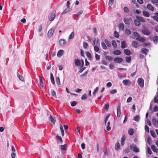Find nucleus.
I'll list each match as a JSON object with an SVG mask.
<instances>
[{"label":"nucleus","instance_id":"nucleus-45","mask_svg":"<svg viewBox=\"0 0 158 158\" xmlns=\"http://www.w3.org/2000/svg\"><path fill=\"white\" fill-rule=\"evenodd\" d=\"M98 90V87H97L94 90V92H93V94L94 96H95Z\"/></svg>","mask_w":158,"mask_h":158},{"label":"nucleus","instance_id":"nucleus-40","mask_svg":"<svg viewBox=\"0 0 158 158\" xmlns=\"http://www.w3.org/2000/svg\"><path fill=\"white\" fill-rule=\"evenodd\" d=\"M132 46L135 48H137V45H138V43L136 41H133L132 43Z\"/></svg>","mask_w":158,"mask_h":158},{"label":"nucleus","instance_id":"nucleus-61","mask_svg":"<svg viewBox=\"0 0 158 158\" xmlns=\"http://www.w3.org/2000/svg\"><path fill=\"white\" fill-rule=\"evenodd\" d=\"M51 94L54 97H55L56 96V92L53 89L51 90Z\"/></svg>","mask_w":158,"mask_h":158},{"label":"nucleus","instance_id":"nucleus-33","mask_svg":"<svg viewBox=\"0 0 158 158\" xmlns=\"http://www.w3.org/2000/svg\"><path fill=\"white\" fill-rule=\"evenodd\" d=\"M74 33L73 32H72L71 33V34L69 36V37L68 39L69 40L73 39L74 36Z\"/></svg>","mask_w":158,"mask_h":158},{"label":"nucleus","instance_id":"nucleus-27","mask_svg":"<svg viewBox=\"0 0 158 158\" xmlns=\"http://www.w3.org/2000/svg\"><path fill=\"white\" fill-rule=\"evenodd\" d=\"M152 123L155 126H158V120H156V119H152Z\"/></svg>","mask_w":158,"mask_h":158},{"label":"nucleus","instance_id":"nucleus-39","mask_svg":"<svg viewBox=\"0 0 158 158\" xmlns=\"http://www.w3.org/2000/svg\"><path fill=\"white\" fill-rule=\"evenodd\" d=\"M105 58L107 60L109 61H112L113 59V58L112 57L108 56H106Z\"/></svg>","mask_w":158,"mask_h":158},{"label":"nucleus","instance_id":"nucleus-3","mask_svg":"<svg viewBox=\"0 0 158 158\" xmlns=\"http://www.w3.org/2000/svg\"><path fill=\"white\" fill-rule=\"evenodd\" d=\"M130 148L135 152H138L139 151V148L134 144L131 145Z\"/></svg>","mask_w":158,"mask_h":158},{"label":"nucleus","instance_id":"nucleus-35","mask_svg":"<svg viewBox=\"0 0 158 158\" xmlns=\"http://www.w3.org/2000/svg\"><path fill=\"white\" fill-rule=\"evenodd\" d=\"M128 133L130 135H133L134 134V131L133 129L131 128L128 131Z\"/></svg>","mask_w":158,"mask_h":158},{"label":"nucleus","instance_id":"nucleus-8","mask_svg":"<svg viewBox=\"0 0 158 158\" xmlns=\"http://www.w3.org/2000/svg\"><path fill=\"white\" fill-rule=\"evenodd\" d=\"M123 83L125 85H129L131 84V81L128 79H125L122 81Z\"/></svg>","mask_w":158,"mask_h":158},{"label":"nucleus","instance_id":"nucleus-6","mask_svg":"<svg viewBox=\"0 0 158 158\" xmlns=\"http://www.w3.org/2000/svg\"><path fill=\"white\" fill-rule=\"evenodd\" d=\"M138 85L141 88L144 86V81L143 78H140L138 79Z\"/></svg>","mask_w":158,"mask_h":158},{"label":"nucleus","instance_id":"nucleus-21","mask_svg":"<svg viewBox=\"0 0 158 158\" xmlns=\"http://www.w3.org/2000/svg\"><path fill=\"white\" fill-rule=\"evenodd\" d=\"M120 147V144L118 142L115 144V149L116 151H118L119 150Z\"/></svg>","mask_w":158,"mask_h":158},{"label":"nucleus","instance_id":"nucleus-17","mask_svg":"<svg viewBox=\"0 0 158 158\" xmlns=\"http://www.w3.org/2000/svg\"><path fill=\"white\" fill-rule=\"evenodd\" d=\"M143 16L145 17H148L150 16V14L149 13L146 11H143Z\"/></svg>","mask_w":158,"mask_h":158},{"label":"nucleus","instance_id":"nucleus-26","mask_svg":"<svg viewBox=\"0 0 158 158\" xmlns=\"http://www.w3.org/2000/svg\"><path fill=\"white\" fill-rule=\"evenodd\" d=\"M124 53L127 55H130L131 53V51L127 49L124 50Z\"/></svg>","mask_w":158,"mask_h":158},{"label":"nucleus","instance_id":"nucleus-1","mask_svg":"<svg viewBox=\"0 0 158 158\" xmlns=\"http://www.w3.org/2000/svg\"><path fill=\"white\" fill-rule=\"evenodd\" d=\"M133 35L135 37H136V40H137L142 42H143L145 41V39L143 37L140 36L139 33L137 32H134Z\"/></svg>","mask_w":158,"mask_h":158},{"label":"nucleus","instance_id":"nucleus-34","mask_svg":"<svg viewBox=\"0 0 158 158\" xmlns=\"http://www.w3.org/2000/svg\"><path fill=\"white\" fill-rule=\"evenodd\" d=\"M126 46V43L125 41H122L121 43V48H125Z\"/></svg>","mask_w":158,"mask_h":158},{"label":"nucleus","instance_id":"nucleus-42","mask_svg":"<svg viewBox=\"0 0 158 158\" xmlns=\"http://www.w3.org/2000/svg\"><path fill=\"white\" fill-rule=\"evenodd\" d=\"M125 33L128 35H130L131 33V31L129 29H127L125 31Z\"/></svg>","mask_w":158,"mask_h":158},{"label":"nucleus","instance_id":"nucleus-29","mask_svg":"<svg viewBox=\"0 0 158 158\" xmlns=\"http://www.w3.org/2000/svg\"><path fill=\"white\" fill-rule=\"evenodd\" d=\"M109 107V103L108 102H106L104 105V109L106 111H107L108 110Z\"/></svg>","mask_w":158,"mask_h":158},{"label":"nucleus","instance_id":"nucleus-25","mask_svg":"<svg viewBox=\"0 0 158 158\" xmlns=\"http://www.w3.org/2000/svg\"><path fill=\"white\" fill-rule=\"evenodd\" d=\"M134 23L137 26H139L140 25V23L138 19H135L134 20Z\"/></svg>","mask_w":158,"mask_h":158},{"label":"nucleus","instance_id":"nucleus-15","mask_svg":"<svg viewBox=\"0 0 158 158\" xmlns=\"http://www.w3.org/2000/svg\"><path fill=\"white\" fill-rule=\"evenodd\" d=\"M140 52L141 53L146 55L148 52V50L146 48H143L141 49Z\"/></svg>","mask_w":158,"mask_h":158},{"label":"nucleus","instance_id":"nucleus-9","mask_svg":"<svg viewBox=\"0 0 158 158\" xmlns=\"http://www.w3.org/2000/svg\"><path fill=\"white\" fill-rule=\"evenodd\" d=\"M123 61V59L122 58L116 57L114 58V61L118 63H120Z\"/></svg>","mask_w":158,"mask_h":158},{"label":"nucleus","instance_id":"nucleus-7","mask_svg":"<svg viewBox=\"0 0 158 158\" xmlns=\"http://www.w3.org/2000/svg\"><path fill=\"white\" fill-rule=\"evenodd\" d=\"M120 103H119L118 105L117 108V116L118 117H119L121 114L120 112Z\"/></svg>","mask_w":158,"mask_h":158},{"label":"nucleus","instance_id":"nucleus-63","mask_svg":"<svg viewBox=\"0 0 158 158\" xmlns=\"http://www.w3.org/2000/svg\"><path fill=\"white\" fill-rule=\"evenodd\" d=\"M146 122H147V124H148V126H151V123L149 119H147V120H146Z\"/></svg>","mask_w":158,"mask_h":158},{"label":"nucleus","instance_id":"nucleus-10","mask_svg":"<svg viewBox=\"0 0 158 158\" xmlns=\"http://www.w3.org/2000/svg\"><path fill=\"white\" fill-rule=\"evenodd\" d=\"M54 30L53 29H51L48 31V37H51L53 35Z\"/></svg>","mask_w":158,"mask_h":158},{"label":"nucleus","instance_id":"nucleus-30","mask_svg":"<svg viewBox=\"0 0 158 158\" xmlns=\"http://www.w3.org/2000/svg\"><path fill=\"white\" fill-rule=\"evenodd\" d=\"M119 27L120 30L123 31L124 28V25L123 23H120L119 24Z\"/></svg>","mask_w":158,"mask_h":158},{"label":"nucleus","instance_id":"nucleus-11","mask_svg":"<svg viewBox=\"0 0 158 158\" xmlns=\"http://www.w3.org/2000/svg\"><path fill=\"white\" fill-rule=\"evenodd\" d=\"M136 18L140 22H141L143 23H144L146 22L145 20L142 17L139 16H136Z\"/></svg>","mask_w":158,"mask_h":158},{"label":"nucleus","instance_id":"nucleus-5","mask_svg":"<svg viewBox=\"0 0 158 158\" xmlns=\"http://www.w3.org/2000/svg\"><path fill=\"white\" fill-rule=\"evenodd\" d=\"M104 123L106 125V129L108 131H109L111 129V127L110 126V122L109 121H108V119H105Z\"/></svg>","mask_w":158,"mask_h":158},{"label":"nucleus","instance_id":"nucleus-56","mask_svg":"<svg viewBox=\"0 0 158 158\" xmlns=\"http://www.w3.org/2000/svg\"><path fill=\"white\" fill-rule=\"evenodd\" d=\"M124 11L125 13H128L129 11V10L127 7L125 6L124 8Z\"/></svg>","mask_w":158,"mask_h":158},{"label":"nucleus","instance_id":"nucleus-36","mask_svg":"<svg viewBox=\"0 0 158 158\" xmlns=\"http://www.w3.org/2000/svg\"><path fill=\"white\" fill-rule=\"evenodd\" d=\"M112 45L113 47L115 48L117 47V45L116 42L115 40H112Z\"/></svg>","mask_w":158,"mask_h":158},{"label":"nucleus","instance_id":"nucleus-22","mask_svg":"<svg viewBox=\"0 0 158 158\" xmlns=\"http://www.w3.org/2000/svg\"><path fill=\"white\" fill-rule=\"evenodd\" d=\"M126 139V137L125 135H123L121 138V144L123 146L124 144V142Z\"/></svg>","mask_w":158,"mask_h":158},{"label":"nucleus","instance_id":"nucleus-23","mask_svg":"<svg viewBox=\"0 0 158 158\" xmlns=\"http://www.w3.org/2000/svg\"><path fill=\"white\" fill-rule=\"evenodd\" d=\"M113 53L114 54L116 55H120L121 53V51L118 50H117L114 51Z\"/></svg>","mask_w":158,"mask_h":158},{"label":"nucleus","instance_id":"nucleus-44","mask_svg":"<svg viewBox=\"0 0 158 158\" xmlns=\"http://www.w3.org/2000/svg\"><path fill=\"white\" fill-rule=\"evenodd\" d=\"M101 45L102 48L104 49H107V47L105 44L103 42H102L101 43Z\"/></svg>","mask_w":158,"mask_h":158},{"label":"nucleus","instance_id":"nucleus-50","mask_svg":"<svg viewBox=\"0 0 158 158\" xmlns=\"http://www.w3.org/2000/svg\"><path fill=\"white\" fill-rule=\"evenodd\" d=\"M151 135L154 138H155L156 137V133L152 131H150Z\"/></svg>","mask_w":158,"mask_h":158},{"label":"nucleus","instance_id":"nucleus-60","mask_svg":"<svg viewBox=\"0 0 158 158\" xmlns=\"http://www.w3.org/2000/svg\"><path fill=\"white\" fill-rule=\"evenodd\" d=\"M147 152L148 153L149 155L151 154L152 153V151H151L150 148L149 147H148L147 148Z\"/></svg>","mask_w":158,"mask_h":158},{"label":"nucleus","instance_id":"nucleus-2","mask_svg":"<svg viewBox=\"0 0 158 158\" xmlns=\"http://www.w3.org/2000/svg\"><path fill=\"white\" fill-rule=\"evenodd\" d=\"M142 32L144 35L148 36L150 34V32L148 28L145 26H143Z\"/></svg>","mask_w":158,"mask_h":158},{"label":"nucleus","instance_id":"nucleus-4","mask_svg":"<svg viewBox=\"0 0 158 158\" xmlns=\"http://www.w3.org/2000/svg\"><path fill=\"white\" fill-rule=\"evenodd\" d=\"M56 15V12L55 10L53 11L52 13L49 17V19L50 21H52L55 19Z\"/></svg>","mask_w":158,"mask_h":158},{"label":"nucleus","instance_id":"nucleus-46","mask_svg":"<svg viewBox=\"0 0 158 158\" xmlns=\"http://www.w3.org/2000/svg\"><path fill=\"white\" fill-rule=\"evenodd\" d=\"M87 95L86 94H84L81 97V98L82 100H84L87 98Z\"/></svg>","mask_w":158,"mask_h":158},{"label":"nucleus","instance_id":"nucleus-58","mask_svg":"<svg viewBox=\"0 0 158 158\" xmlns=\"http://www.w3.org/2000/svg\"><path fill=\"white\" fill-rule=\"evenodd\" d=\"M95 57L96 59L97 60H99L100 59V56L97 54H96L95 56Z\"/></svg>","mask_w":158,"mask_h":158},{"label":"nucleus","instance_id":"nucleus-43","mask_svg":"<svg viewBox=\"0 0 158 158\" xmlns=\"http://www.w3.org/2000/svg\"><path fill=\"white\" fill-rule=\"evenodd\" d=\"M61 149L62 150H66L67 149L66 145H61Z\"/></svg>","mask_w":158,"mask_h":158},{"label":"nucleus","instance_id":"nucleus-16","mask_svg":"<svg viewBox=\"0 0 158 158\" xmlns=\"http://www.w3.org/2000/svg\"><path fill=\"white\" fill-rule=\"evenodd\" d=\"M151 148L152 150L155 152H158V149L154 145H152L151 146Z\"/></svg>","mask_w":158,"mask_h":158},{"label":"nucleus","instance_id":"nucleus-51","mask_svg":"<svg viewBox=\"0 0 158 158\" xmlns=\"http://www.w3.org/2000/svg\"><path fill=\"white\" fill-rule=\"evenodd\" d=\"M114 3V0H109L108 2V5L109 6H111Z\"/></svg>","mask_w":158,"mask_h":158},{"label":"nucleus","instance_id":"nucleus-41","mask_svg":"<svg viewBox=\"0 0 158 158\" xmlns=\"http://www.w3.org/2000/svg\"><path fill=\"white\" fill-rule=\"evenodd\" d=\"M40 84V85L42 87H44V83L40 77H39Z\"/></svg>","mask_w":158,"mask_h":158},{"label":"nucleus","instance_id":"nucleus-38","mask_svg":"<svg viewBox=\"0 0 158 158\" xmlns=\"http://www.w3.org/2000/svg\"><path fill=\"white\" fill-rule=\"evenodd\" d=\"M131 60V56H127L126 58V61L127 63H130Z\"/></svg>","mask_w":158,"mask_h":158},{"label":"nucleus","instance_id":"nucleus-32","mask_svg":"<svg viewBox=\"0 0 158 158\" xmlns=\"http://www.w3.org/2000/svg\"><path fill=\"white\" fill-rule=\"evenodd\" d=\"M105 42L108 47H110L111 46L110 43L109 42L107 39H105Z\"/></svg>","mask_w":158,"mask_h":158},{"label":"nucleus","instance_id":"nucleus-55","mask_svg":"<svg viewBox=\"0 0 158 158\" xmlns=\"http://www.w3.org/2000/svg\"><path fill=\"white\" fill-rule=\"evenodd\" d=\"M50 123L52 125H54L56 122L55 119H50Z\"/></svg>","mask_w":158,"mask_h":158},{"label":"nucleus","instance_id":"nucleus-62","mask_svg":"<svg viewBox=\"0 0 158 158\" xmlns=\"http://www.w3.org/2000/svg\"><path fill=\"white\" fill-rule=\"evenodd\" d=\"M117 92V90L116 89L111 90L110 91V93L111 94H115Z\"/></svg>","mask_w":158,"mask_h":158},{"label":"nucleus","instance_id":"nucleus-19","mask_svg":"<svg viewBox=\"0 0 158 158\" xmlns=\"http://www.w3.org/2000/svg\"><path fill=\"white\" fill-rule=\"evenodd\" d=\"M86 55L87 57L89 58V59L90 60H92V56L90 52H86Z\"/></svg>","mask_w":158,"mask_h":158},{"label":"nucleus","instance_id":"nucleus-28","mask_svg":"<svg viewBox=\"0 0 158 158\" xmlns=\"http://www.w3.org/2000/svg\"><path fill=\"white\" fill-rule=\"evenodd\" d=\"M153 41L154 43L156 44L158 41V36H155L153 38Z\"/></svg>","mask_w":158,"mask_h":158},{"label":"nucleus","instance_id":"nucleus-52","mask_svg":"<svg viewBox=\"0 0 158 158\" xmlns=\"http://www.w3.org/2000/svg\"><path fill=\"white\" fill-rule=\"evenodd\" d=\"M94 50L96 52H98L99 51V48L97 46H95L94 47Z\"/></svg>","mask_w":158,"mask_h":158},{"label":"nucleus","instance_id":"nucleus-54","mask_svg":"<svg viewBox=\"0 0 158 158\" xmlns=\"http://www.w3.org/2000/svg\"><path fill=\"white\" fill-rule=\"evenodd\" d=\"M60 130H61V135L63 136L64 135V132L62 126H60Z\"/></svg>","mask_w":158,"mask_h":158},{"label":"nucleus","instance_id":"nucleus-13","mask_svg":"<svg viewBox=\"0 0 158 158\" xmlns=\"http://www.w3.org/2000/svg\"><path fill=\"white\" fill-rule=\"evenodd\" d=\"M64 51L63 50H59L57 53V56L59 57H61L62 55L64 53Z\"/></svg>","mask_w":158,"mask_h":158},{"label":"nucleus","instance_id":"nucleus-53","mask_svg":"<svg viewBox=\"0 0 158 158\" xmlns=\"http://www.w3.org/2000/svg\"><path fill=\"white\" fill-rule=\"evenodd\" d=\"M56 82L59 85H60V80L59 77H56Z\"/></svg>","mask_w":158,"mask_h":158},{"label":"nucleus","instance_id":"nucleus-31","mask_svg":"<svg viewBox=\"0 0 158 158\" xmlns=\"http://www.w3.org/2000/svg\"><path fill=\"white\" fill-rule=\"evenodd\" d=\"M123 21L126 24L128 25H129L130 24V23H129V19H128L125 18Z\"/></svg>","mask_w":158,"mask_h":158},{"label":"nucleus","instance_id":"nucleus-37","mask_svg":"<svg viewBox=\"0 0 158 158\" xmlns=\"http://www.w3.org/2000/svg\"><path fill=\"white\" fill-rule=\"evenodd\" d=\"M56 139L59 140V141L61 143L62 142V139L61 136L58 135H57L56 136Z\"/></svg>","mask_w":158,"mask_h":158},{"label":"nucleus","instance_id":"nucleus-59","mask_svg":"<svg viewBox=\"0 0 158 158\" xmlns=\"http://www.w3.org/2000/svg\"><path fill=\"white\" fill-rule=\"evenodd\" d=\"M88 46V44L86 42H84L83 43V48L85 49Z\"/></svg>","mask_w":158,"mask_h":158},{"label":"nucleus","instance_id":"nucleus-24","mask_svg":"<svg viewBox=\"0 0 158 158\" xmlns=\"http://www.w3.org/2000/svg\"><path fill=\"white\" fill-rule=\"evenodd\" d=\"M50 77L51 82L54 85L55 83L54 79L53 76V75L52 73H51L50 74Z\"/></svg>","mask_w":158,"mask_h":158},{"label":"nucleus","instance_id":"nucleus-49","mask_svg":"<svg viewBox=\"0 0 158 158\" xmlns=\"http://www.w3.org/2000/svg\"><path fill=\"white\" fill-rule=\"evenodd\" d=\"M152 18L155 21H156L158 22V17L156 16H153L152 17Z\"/></svg>","mask_w":158,"mask_h":158},{"label":"nucleus","instance_id":"nucleus-18","mask_svg":"<svg viewBox=\"0 0 158 158\" xmlns=\"http://www.w3.org/2000/svg\"><path fill=\"white\" fill-rule=\"evenodd\" d=\"M17 75L19 80L23 81H24V78L23 76L21 75H20L18 72L17 73Z\"/></svg>","mask_w":158,"mask_h":158},{"label":"nucleus","instance_id":"nucleus-14","mask_svg":"<svg viewBox=\"0 0 158 158\" xmlns=\"http://www.w3.org/2000/svg\"><path fill=\"white\" fill-rule=\"evenodd\" d=\"M74 63L77 66H80L81 65V61L80 60L78 59H75L74 60Z\"/></svg>","mask_w":158,"mask_h":158},{"label":"nucleus","instance_id":"nucleus-20","mask_svg":"<svg viewBox=\"0 0 158 158\" xmlns=\"http://www.w3.org/2000/svg\"><path fill=\"white\" fill-rule=\"evenodd\" d=\"M59 43L61 46H64L65 45L66 42L64 40L60 39L59 41Z\"/></svg>","mask_w":158,"mask_h":158},{"label":"nucleus","instance_id":"nucleus-64","mask_svg":"<svg viewBox=\"0 0 158 158\" xmlns=\"http://www.w3.org/2000/svg\"><path fill=\"white\" fill-rule=\"evenodd\" d=\"M145 130L146 131L148 132H149V128L147 125L145 126Z\"/></svg>","mask_w":158,"mask_h":158},{"label":"nucleus","instance_id":"nucleus-47","mask_svg":"<svg viewBox=\"0 0 158 158\" xmlns=\"http://www.w3.org/2000/svg\"><path fill=\"white\" fill-rule=\"evenodd\" d=\"M70 8H66L63 12L61 13V15L64 14L68 12L70 10Z\"/></svg>","mask_w":158,"mask_h":158},{"label":"nucleus","instance_id":"nucleus-12","mask_svg":"<svg viewBox=\"0 0 158 158\" xmlns=\"http://www.w3.org/2000/svg\"><path fill=\"white\" fill-rule=\"evenodd\" d=\"M147 8L149 10L153 11L154 10V8L153 6L151 4H148L147 6Z\"/></svg>","mask_w":158,"mask_h":158},{"label":"nucleus","instance_id":"nucleus-48","mask_svg":"<svg viewBox=\"0 0 158 158\" xmlns=\"http://www.w3.org/2000/svg\"><path fill=\"white\" fill-rule=\"evenodd\" d=\"M83 13V10H81L78 12L75 15V17H77L81 15Z\"/></svg>","mask_w":158,"mask_h":158},{"label":"nucleus","instance_id":"nucleus-57","mask_svg":"<svg viewBox=\"0 0 158 158\" xmlns=\"http://www.w3.org/2000/svg\"><path fill=\"white\" fill-rule=\"evenodd\" d=\"M77 104V102L75 101H73L72 102H71V106H75Z\"/></svg>","mask_w":158,"mask_h":158}]
</instances>
